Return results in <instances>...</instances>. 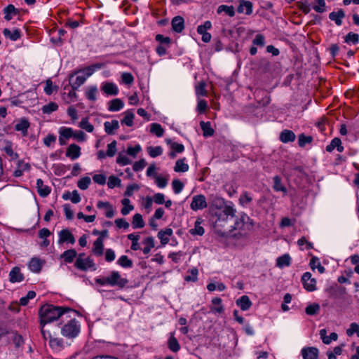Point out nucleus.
Segmentation results:
<instances>
[{
  "label": "nucleus",
  "instance_id": "27",
  "mask_svg": "<svg viewBox=\"0 0 359 359\" xmlns=\"http://www.w3.org/2000/svg\"><path fill=\"white\" fill-rule=\"evenodd\" d=\"M74 75L70 76V83L73 89H77L80 87L86 80L85 76L79 75L75 78V81H73Z\"/></svg>",
  "mask_w": 359,
  "mask_h": 359
},
{
  "label": "nucleus",
  "instance_id": "46",
  "mask_svg": "<svg viewBox=\"0 0 359 359\" xmlns=\"http://www.w3.org/2000/svg\"><path fill=\"white\" fill-rule=\"evenodd\" d=\"M48 335L49 344L52 348H56L62 346V341L61 339L53 337L50 332H48Z\"/></svg>",
  "mask_w": 359,
  "mask_h": 359
},
{
  "label": "nucleus",
  "instance_id": "8",
  "mask_svg": "<svg viewBox=\"0 0 359 359\" xmlns=\"http://www.w3.org/2000/svg\"><path fill=\"white\" fill-rule=\"evenodd\" d=\"M301 354L304 359H318L319 351L313 346L304 347L302 349Z\"/></svg>",
  "mask_w": 359,
  "mask_h": 359
},
{
  "label": "nucleus",
  "instance_id": "37",
  "mask_svg": "<svg viewBox=\"0 0 359 359\" xmlns=\"http://www.w3.org/2000/svg\"><path fill=\"white\" fill-rule=\"evenodd\" d=\"M189 170V165L184 162V159H179L176 161L174 170L175 172H187Z\"/></svg>",
  "mask_w": 359,
  "mask_h": 359
},
{
  "label": "nucleus",
  "instance_id": "59",
  "mask_svg": "<svg viewBox=\"0 0 359 359\" xmlns=\"http://www.w3.org/2000/svg\"><path fill=\"white\" fill-rule=\"evenodd\" d=\"M172 188L175 194H180L183 189L184 184L180 180H174L172 182Z\"/></svg>",
  "mask_w": 359,
  "mask_h": 359
},
{
  "label": "nucleus",
  "instance_id": "47",
  "mask_svg": "<svg viewBox=\"0 0 359 359\" xmlns=\"http://www.w3.org/2000/svg\"><path fill=\"white\" fill-rule=\"evenodd\" d=\"M90 182L91 180L89 177H83L80 180H79L77 186L79 189L82 190H86L88 189Z\"/></svg>",
  "mask_w": 359,
  "mask_h": 359
},
{
  "label": "nucleus",
  "instance_id": "17",
  "mask_svg": "<svg viewBox=\"0 0 359 359\" xmlns=\"http://www.w3.org/2000/svg\"><path fill=\"white\" fill-rule=\"evenodd\" d=\"M184 21L182 17L176 16L172 20V27L175 32L180 33L184 28Z\"/></svg>",
  "mask_w": 359,
  "mask_h": 359
},
{
  "label": "nucleus",
  "instance_id": "54",
  "mask_svg": "<svg viewBox=\"0 0 359 359\" xmlns=\"http://www.w3.org/2000/svg\"><path fill=\"white\" fill-rule=\"evenodd\" d=\"M36 297V292L34 291H29L25 297L20 298V303L22 306H26L30 299H34Z\"/></svg>",
  "mask_w": 359,
  "mask_h": 359
},
{
  "label": "nucleus",
  "instance_id": "62",
  "mask_svg": "<svg viewBox=\"0 0 359 359\" xmlns=\"http://www.w3.org/2000/svg\"><path fill=\"white\" fill-rule=\"evenodd\" d=\"M116 162H117V163L122 165H126L130 164L131 163L130 159L126 155H123L121 154H118V156L116 158Z\"/></svg>",
  "mask_w": 359,
  "mask_h": 359
},
{
  "label": "nucleus",
  "instance_id": "49",
  "mask_svg": "<svg viewBox=\"0 0 359 359\" xmlns=\"http://www.w3.org/2000/svg\"><path fill=\"white\" fill-rule=\"evenodd\" d=\"M196 95L198 96V105L197 109L199 112L202 111V100L200 96L202 95V82H199L196 87Z\"/></svg>",
  "mask_w": 359,
  "mask_h": 359
},
{
  "label": "nucleus",
  "instance_id": "25",
  "mask_svg": "<svg viewBox=\"0 0 359 359\" xmlns=\"http://www.w3.org/2000/svg\"><path fill=\"white\" fill-rule=\"evenodd\" d=\"M77 252L74 249H70L65 251L61 255L60 258L63 259L66 262L71 263L76 257Z\"/></svg>",
  "mask_w": 359,
  "mask_h": 359
},
{
  "label": "nucleus",
  "instance_id": "44",
  "mask_svg": "<svg viewBox=\"0 0 359 359\" xmlns=\"http://www.w3.org/2000/svg\"><path fill=\"white\" fill-rule=\"evenodd\" d=\"M147 151L151 157L155 158L162 154L163 149L162 147L160 146H157L155 147H149L147 148Z\"/></svg>",
  "mask_w": 359,
  "mask_h": 359
},
{
  "label": "nucleus",
  "instance_id": "52",
  "mask_svg": "<svg viewBox=\"0 0 359 359\" xmlns=\"http://www.w3.org/2000/svg\"><path fill=\"white\" fill-rule=\"evenodd\" d=\"M201 222L200 219H198L195 222V226L189 230V233L191 235H202V226H201Z\"/></svg>",
  "mask_w": 359,
  "mask_h": 359
},
{
  "label": "nucleus",
  "instance_id": "41",
  "mask_svg": "<svg viewBox=\"0 0 359 359\" xmlns=\"http://www.w3.org/2000/svg\"><path fill=\"white\" fill-rule=\"evenodd\" d=\"M150 132L155 134L157 137H161L163 135V129L158 123H154L151 125Z\"/></svg>",
  "mask_w": 359,
  "mask_h": 359
},
{
  "label": "nucleus",
  "instance_id": "32",
  "mask_svg": "<svg viewBox=\"0 0 359 359\" xmlns=\"http://www.w3.org/2000/svg\"><path fill=\"white\" fill-rule=\"evenodd\" d=\"M217 13L224 12L227 15L233 17L235 15V11L233 6L220 5L217 10Z\"/></svg>",
  "mask_w": 359,
  "mask_h": 359
},
{
  "label": "nucleus",
  "instance_id": "7",
  "mask_svg": "<svg viewBox=\"0 0 359 359\" xmlns=\"http://www.w3.org/2000/svg\"><path fill=\"white\" fill-rule=\"evenodd\" d=\"M58 236H59V240H58L59 244H62L65 242L69 243L71 244H74L76 241L74 235L67 229L61 230L58 233Z\"/></svg>",
  "mask_w": 359,
  "mask_h": 359
},
{
  "label": "nucleus",
  "instance_id": "58",
  "mask_svg": "<svg viewBox=\"0 0 359 359\" xmlns=\"http://www.w3.org/2000/svg\"><path fill=\"white\" fill-rule=\"evenodd\" d=\"M214 134V129L211 126L210 122H203V136L209 137Z\"/></svg>",
  "mask_w": 359,
  "mask_h": 359
},
{
  "label": "nucleus",
  "instance_id": "33",
  "mask_svg": "<svg viewBox=\"0 0 359 359\" xmlns=\"http://www.w3.org/2000/svg\"><path fill=\"white\" fill-rule=\"evenodd\" d=\"M134 117V113L132 111L128 110L125 112V116L121 122L122 124H126L127 126H132L133 125Z\"/></svg>",
  "mask_w": 359,
  "mask_h": 359
},
{
  "label": "nucleus",
  "instance_id": "64",
  "mask_svg": "<svg viewBox=\"0 0 359 359\" xmlns=\"http://www.w3.org/2000/svg\"><path fill=\"white\" fill-rule=\"evenodd\" d=\"M252 43L254 45L263 47L265 44V38L262 34H257Z\"/></svg>",
  "mask_w": 359,
  "mask_h": 359
},
{
  "label": "nucleus",
  "instance_id": "23",
  "mask_svg": "<svg viewBox=\"0 0 359 359\" xmlns=\"http://www.w3.org/2000/svg\"><path fill=\"white\" fill-rule=\"evenodd\" d=\"M295 134L290 130H284L280 134V140L282 142L287 143L295 140Z\"/></svg>",
  "mask_w": 359,
  "mask_h": 359
},
{
  "label": "nucleus",
  "instance_id": "6",
  "mask_svg": "<svg viewBox=\"0 0 359 359\" xmlns=\"http://www.w3.org/2000/svg\"><path fill=\"white\" fill-rule=\"evenodd\" d=\"M74 265L77 269L81 271H87L88 269L94 268L95 266V264L90 257H77Z\"/></svg>",
  "mask_w": 359,
  "mask_h": 359
},
{
  "label": "nucleus",
  "instance_id": "16",
  "mask_svg": "<svg viewBox=\"0 0 359 359\" xmlns=\"http://www.w3.org/2000/svg\"><path fill=\"white\" fill-rule=\"evenodd\" d=\"M43 262L40 259L32 258L28 264L29 269L34 273H39L41 270Z\"/></svg>",
  "mask_w": 359,
  "mask_h": 359
},
{
  "label": "nucleus",
  "instance_id": "2",
  "mask_svg": "<svg viewBox=\"0 0 359 359\" xmlns=\"http://www.w3.org/2000/svg\"><path fill=\"white\" fill-rule=\"evenodd\" d=\"M74 311L69 308L55 306L52 304H44L39 309L41 325H46L62 318L66 311Z\"/></svg>",
  "mask_w": 359,
  "mask_h": 359
},
{
  "label": "nucleus",
  "instance_id": "26",
  "mask_svg": "<svg viewBox=\"0 0 359 359\" xmlns=\"http://www.w3.org/2000/svg\"><path fill=\"white\" fill-rule=\"evenodd\" d=\"M103 240L98 238L93 243V252L95 255L100 256L103 254Z\"/></svg>",
  "mask_w": 359,
  "mask_h": 359
},
{
  "label": "nucleus",
  "instance_id": "3",
  "mask_svg": "<svg viewBox=\"0 0 359 359\" xmlns=\"http://www.w3.org/2000/svg\"><path fill=\"white\" fill-rule=\"evenodd\" d=\"M80 332V325L75 319H71L61 329L62 334L68 338L76 337Z\"/></svg>",
  "mask_w": 359,
  "mask_h": 359
},
{
  "label": "nucleus",
  "instance_id": "21",
  "mask_svg": "<svg viewBox=\"0 0 359 359\" xmlns=\"http://www.w3.org/2000/svg\"><path fill=\"white\" fill-rule=\"evenodd\" d=\"M261 95H264V97L262 98V100L257 101L259 104L263 107L269 104L270 102V97L268 96L267 93L261 89H256L255 91V97L257 99Z\"/></svg>",
  "mask_w": 359,
  "mask_h": 359
},
{
  "label": "nucleus",
  "instance_id": "24",
  "mask_svg": "<svg viewBox=\"0 0 359 359\" xmlns=\"http://www.w3.org/2000/svg\"><path fill=\"white\" fill-rule=\"evenodd\" d=\"M3 34L5 37L10 39L11 41H16L21 36L20 31L18 29H15L13 31L5 28L3 30Z\"/></svg>",
  "mask_w": 359,
  "mask_h": 359
},
{
  "label": "nucleus",
  "instance_id": "18",
  "mask_svg": "<svg viewBox=\"0 0 359 359\" xmlns=\"http://www.w3.org/2000/svg\"><path fill=\"white\" fill-rule=\"evenodd\" d=\"M36 188L39 194L41 197H46L50 193V188L44 185L41 179H38L36 180Z\"/></svg>",
  "mask_w": 359,
  "mask_h": 359
},
{
  "label": "nucleus",
  "instance_id": "42",
  "mask_svg": "<svg viewBox=\"0 0 359 359\" xmlns=\"http://www.w3.org/2000/svg\"><path fill=\"white\" fill-rule=\"evenodd\" d=\"M191 208L194 210L202 208V195H198L193 198L191 203Z\"/></svg>",
  "mask_w": 359,
  "mask_h": 359
},
{
  "label": "nucleus",
  "instance_id": "14",
  "mask_svg": "<svg viewBox=\"0 0 359 359\" xmlns=\"http://www.w3.org/2000/svg\"><path fill=\"white\" fill-rule=\"evenodd\" d=\"M345 17V13L342 9L338 10L337 12H332L329 14V18L334 21L337 26H340L342 24V19Z\"/></svg>",
  "mask_w": 359,
  "mask_h": 359
},
{
  "label": "nucleus",
  "instance_id": "56",
  "mask_svg": "<svg viewBox=\"0 0 359 359\" xmlns=\"http://www.w3.org/2000/svg\"><path fill=\"white\" fill-rule=\"evenodd\" d=\"M79 126L88 133L93 132L94 129L93 126L88 122L86 118L81 119V122L79 123Z\"/></svg>",
  "mask_w": 359,
  "mask_h": 359
},
{
  "label": "nucleus",
  "instance_id": "29",
  "mask_svg": "<svg viewBox=\"0 0 359 359\" xmlns=\"http://www.w3.org/2000/svg\"><path fill=\"white\" fill-rule=\"evenodd\" d=\"M291 257L288 254H285L281 257H278L276 261V266L279 268L283 266H288L290 264Z\"/></svg>",
  "mask_w": 359,
  "mask_h": 359
},
{
  "label": "nucleus",
  "instance_id": "34",
  "mask_svg": "<svg viewBox=\"0 0 359 359\" xmlns=\"http://www.w3.org/2000/svg\"><path fill=\"white\" fill-rule=\"evenodd\" d=\"M309 264L313 270L317 268L319 273H323L325 271V267L320 264L319 259L317 257H313L310 261Z\"/></svg>",
  "mask_w": 359,
  "mask_h": 359
},
{
  "label": "nucleus",
  "instance_id": "22",
  "mask_svg": "<svg viewBox=\"0 0 359 359\" xmlns=\"http://www.w3.org/2000/svg\"><path fill=\"white\" fill-rule=\"evenodd\" d=\"M236 304L241 308V310L247 311L251 306L252 302L247 295H243L236 300Z\"/></svg>",
  "mask_w": 359,
  "mask_h": 359
},
{
  "label": "nucleus",
  "instance_id": "9",
  "mask_svg": "<svg viewBox=\"0 0 359 359\" xmlns=\"http://www.w3.org/2000/svg\"><path fill=\"white\" fill-rule=\"evenodd\" d=\"M59 142L61 145L66 144L67 140L74 135V130L71 128H60L59 131Z\"/></svg>",
  "mask_w": 359,
  "mask_h": 359
},
{
  "label": "nucleus",
  "instance_id": "15",
  "mask_svg": "<svg viewBox=\"0 0 359 359\" xmlns=\"http://www.w3.org/2000/svg\"><path fill=\"white\" fill-rule=\"evenodd\" d=\"M320 337L325 344H330L331 341L337 340L338 335L335 332H332L330 336H327V330L322 329L320 330Z\"/></svg>",
  "mask_w": 359,
  "mask_h": 359
},
{
  "label": "nucleus",
  "instance_id": "20",
  "mask_svg": "<svg viewBox=\"0 0 359 359\" xmlns=\"http://www.w3.org/2000/svg\"><path fill=\"white\" fill-rule=\"evenodd\" d=\"M3 12L5 15L4 18L7 21L11 20L13 18V15H15L19 13L18 9L15 8L13 4H9L6 6L4 8Z\"/></svg>",
  "mask_w": 359,
  "mask_h": 359
},
{
  "label": "nucleus",
  "instance_id": "5",
  "mask_svg": "<svg viewBox=\"0 0 359 359\" xmlns=\"http://www.w3.org/2000/svg\"><path fill=\"white\" fill-rule=\"evenodd\" d=\"M302 281L304 285V287L308 291H314L316 290V280L315 278H311V273L306 272L302 277Z\"/></svg>",
  "mask_w": 359,
  "mask_h": 359
},
{
  "label": "nucleus",
  "instance_id": "60",
  "mask_svg": "<svg viewBox=\"0 0 359 359\" xmlns=\"http://www.w3.org/2000/svg\"><path fill=\"white\" fill-rule=\"evenodd\" d=\"M198 271L197 269L196 268H194L192 269L191 271H190V274L187 276L185 278H184V280L186 281H193V282H195L198 279Z\"/></svg>",
  "mask_w": 359,
  "mask_h": 359
},
{
  "label": "nucleus",
  "instance_id": "28",
  "mask_svg": "<svg viewBox=\"0 0 359 359\" xmlns=\"http://www.w3.org/2000/svg\"><path fill=\"white\" fill-rule=\"evenodd\" d=\"M124 106L122 100L120 99H114L109 102V110L111 111H117L121 109Z\"/></svg>",
  "mask_w": 359,
  "mask_h": 359
},
{
  "label": "nucleus",
  "instance_id": "51",
  "mask_svg": "<svg viewBox=\"0 0 359 359\" xmlns=\"http://www.w3.org/2000/svg\"><path fill=\"white\" fill-rule=\"evenodd\" d=\"M58 105L55 102H50L42 107V111L44 114H50L57 109Z\"/></svg>",
  "mask_w": 359,
  "mask_h": 359
},
{
  "label": "nucleus",
  "instance_id": "50",
  "mask_svg": "<svg viewBox=\"0 0 359 359\" xmlns=\"http://www.w3.org/2000/svg\"><path fill=\"white\" fill-rule=\"evenodd\" d=\"M320 310V306L318 304H313L309 305L306 309L305 312L307 315L313 316L316 314Z\"/></svg>",
  "mask_w": 359,
  "mask_h": 359
},
{
  "label": "nucleus",
  "instance_id": "30",
  "mask_svg": "<svg viewBox=\"0 0 359 359\" xmlns=\"http://www.w3.org/2000/svg\"><path fill=\"white\" fill-rule=\"evenodd\" d=\"M29 126V123L26 119H22L15 126V129L17 131H21L24 136L27 135V129Z\"/></svg>",
  "mask_w": 359,
  "mask_h": 359
},
{
  "label": "nucleus",
  "instance_id": "1",
  "mask_svg": "<svg viewBox=\"0 0 359 359\" xmlns=\"http://www.w3.org/2000/svg\"><path fill=\"white\" fill-rule=\"evenodd\" d=\"M212 228L220 237L232 238L236 242L245 240L254 226V222L244 213L237 210L230 202L215 198L210 206Z\"/></svg>",
  "mask_w": 359,
  "mask_h": 359
},
{
  "label": "nucleus",
  "instance_id": "12",
  "mask_svg": "<svg viewBox=\"0 0 359 359\" xmlns=\"http://www.w3.org/2000/svg\"><path fill=\"white\" fill-rule=\"evenodd\" d=\"M24 280V276L20 272L19 267H14L9 273V280L11 283L21 282Z\"/></svg>",
  "mask_w": 359,
  "mask_h": 359
},
{
  "label": "nucleus",
  "instance_id": "19",
  "mask_svg": "<svg viewBox=\"0 0 359 359\" xmlns=\"http://www.w3.org/2000/svg\"><path fill=\"white\" fill-rule=\"evenodd\" d=\"M104 130L108 135L114 134V131L118 129L119 123L117 120H112L111 121H106L104 123Z\"/></svg>",
  "mask_w": 359,
  "mask_h": 359
},
{
  "label": "nucleus",
  "instance_id": "13",
  "mask_svg": "<svg viewBox=\"0 0 359 359\" xmlns=\"http://www.w3.org/2000/svg\"><path fill=\"white\" fill-rule=\"evenodd\" d=\"M245 9V14L250 15L252 13V4L250 1L240 0L239 6L237 11L239 13H243Z\"/></svg>",
  "mask_w": 359,
  "mask_h": 359
},
{
  "label": "nucleus",
  "instance_id": "43",
  "mask_svg": "<svg viewBox=\"0 0 359 359\" xmlns=\"http://www.w3.org/2000/svg\"><path fill=\"white\" fill-rule=\"evenodd\" d=\"M222 299L219 297H215L212 299V303L213 305L217 306L211 308V310L217 313H222L224 311V308L221 305Z\"/></svg>",
  "mask_w": 359,
  "mask_h": 359
},
{
  "label": "nucleus",
  "instance_id": "39",
  "mask_svg": "<svg viewBox=\"0 0 359 359\" xmlns=\"http://www.w3.org/2000/svg\"><path fill=\"white\" fill-rule=\"evenodd\" d=\"M128 238L132 241L131 249L133 250H137L140 248V245L138 243V241L140 239L139 235L130 233L128 235Z\"/></svg>",
  "mask_w": 359,
  "mask_h": 359
},
{
  "label": "nucleus",
  "instance_id": "38",
  "mask_svg": "<svg viewBox=\"0 0 359 359\" xmlns=\"http://www.w3.org/2000/svg\"><path fill=\"white\" fill-rule=\"evenodd\" d=\"M118 264L123 268H131L133 266V262L131 259H128L126 255H122L118 259Z\"/></svg>",
  "mask_w": 359,
  "mask_h": 359
},
{
  "label": "nucleus",
  "instance_id": "35",
  "mask_svg": "<svg viewBox=\"0 0 359 359\" xmlns=\"http://www.w3.org/2000/svg\"><path fill=\"white\" fill-rule=\"evenodd\" d=\"M273 189L276 191H283L284 193L287 192L286 188L282 184L281 179L279 176H275L273 178Z\"/></svg>",
  "mask_w": 359,
  "mask_h": 359
},
{
  "label": "nucleus",
  "instance_id": "57",
  "mask_svg": "<svg viewBox=\"0 0 359 359\" xmlns=\"http://www.w3.org/2000/svg\"><path fill=\"white\" fill-rule=\"evenodd\" d=\"M116 152V142L114 140L107 145V156L113 157Z\"/></svg>",
  "mask_w": 359,
  "mask_h": 359
},
{
  "label": "nucleus",
  "instance_id": "40",
  "mask_svg": "<svg viewBox=\"0 0 359 359\" xmlns=\"http://www.w3.org/2000/svg\"><path fill=\"white\" fill-rule=\"evenodd\" d=\"M344 41L347 43L357 44L359 41V35L353 32H349L346 35Z\"/></svg>",
  "mask_w": 359,
  "mask_h": 359
},
{
  "label": "nucleus",
  "instance_id": "45",
  "mask_svg": "<svg viewBox=\"0 0 359 359\" xmlns=\"http://www.w3.org/2000/svg\"><path fill=\"white\" fill-rule=\"evenodd\" d=\"M121 180L114 175H111L109 177L107 185L109 189H113L115 187H121Z\"/></svg>",
  "mask_w": 359,
  "mask_h": 359
},
{
  "label": "nucleus",
  "instance_id": "10",
  "mask_svg": "<svg viewBox=\"0 0 359 359\" xmlns=\"http://www.w3.org/2000/svg\"><path fill=\"white\" fill-rule=\"evenodd\" d=\"M102 90L109 95H116L118 93L117 86L111 82H106L102 83L101 87Z\"/></svg>",
  "mask_w": 359,
  "mask_h": 359
},
{
  "label": "nucleus",
  "instance_id": "4",
  "mask_svg": "<svg viewBox=\"0 0 359 359\" xmlns=\"http://www.w3.org/2000/svg\"><path fill=\"white\" fill-rule=\"evenodd\" d=\"M108 284L111 286H118L119 288L124 287L128 280L126 278H121L120 273L118 271H114L108 276Z\"/></svg>",
  "mask_w": 359,
  "mask_h": 359
},
{
  "label": "nucleus",
  "instance_id": "31",
  "mask_svg": "<svg viewBox=\"0 0 359 359\" xmlns=\"http://www.w3.org/2000/svg\"><path fill=\"white\" fill-rule=\"evenodd\" d=\"M132 225L134 229H141L144 226V222L140 214L137 213L133 216Z\"/></svg>",
  "mask_w": 359,
  "mask_h": 359
},
{
  "label": "nucleus",
  "instance_id": "36",
  "mask_svg": "<svg viewBox=\"0 0 359 359\" xmlns=\"http://www.w3.org/2000/svg\"><path fill=\"white\" fill-rule=\"evenodd\" d=\"M102 67V64L97 63L91 66H88L83 69V72L85 74V76L89 77L91 76L96 69H101Z\"/></svg>",
  "mask_w": 359,
  "mask_h": 359
},
{
  "label": "nucleus",
  "instance_id": "55",
  "mask_svg": "<svg viewBox=\"0 0 359 359\" xmlns=\"http://www.w3.org/2000/svg\"><path fill=\"white\" fill-rule=\"evenodd\" d=\"M144 243L146 244L147 246L144 248L143 252L148 254L151 251V249L154 247V238L152 237H148L144 240Z\"/></svg>",
  "mask_w": 359,
  "mask_h": 359
},
{
  "label": "nucleus",
  "instance_id": "53",
  "mask_svg": "<svg viewBox=\"0 0 359 359\" xmlns=\"http://www.w3.org/2000/svg\"><path fill=\"white\" fill-rule=\"evenodd\" d=\"M168 346L169 348L173 352L178 351L180 348L177 340L173 336H171L169 339Z\"/></svg>",
  "mask_w": 359,
  "mask_h": 359
},
{
  "label": "nucleus",
  "instance_id": "11",
  "mask_svg": "<svg viewBox=\"0 0 359 359\" xmlns=\"http://www.w3.org/2000/svg\"><path fill=\"white\" fill-rule=\"evenodd\" d=\"M81 155V148L76 144H70L66 151V156L74 160L78 158Z\"/></svg>",
  "mask_w": 359,
  "mask_h": 359
},
{
  "label": "nucleus",
  "instance_id": "61",
  "mask_svg": "<svg viewBox=\"0 0 359 359\" xmlns=\"http://www.w3.org/2000/svg\"><path fill=\"white\" fill-rule=\"evenodd\" d=\"M106 176L103 174H95L93 177V181L100 185H104L106 183Z\"/></svg>",
  "mask_w": 359,
  "mask_h": 359
},
{
  "label": "nucleus",
  "instance_id": "63",
  "mask_svg": "<svg viewBox=\"0 0 359 359\" xmlns=\"http://www.w3.org/2000/svg\"><path fill=\"white\" fill-rule=\"evenodd\" d=\"M140 187L136 184H130L127 187L124 195L126 196H131L134 191H137Z\"/></svg>",
  "mask_w": 359,
  "mask_h": 359
},
{
  "label": "nucleus",
  "instance_id": "48",
  "mask_svg": "<svg viewBox=\"0 0 359 359\" xmlns=\"http://www.w3.org/2000/svg\"><path fill=\"white\" fill-rule=\"evenodd\" d=\"M313 140L311 136H306L304 134L302 133L299 135L298 138V144L301 147H304L306 144L311 143Z\"/></svg>",
  "mask_w": 359,
  "mask_h": 359
}]
</instances>
